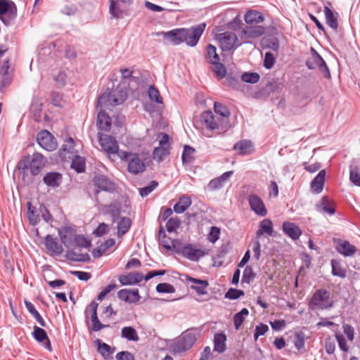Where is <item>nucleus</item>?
<instances>
[{"instance_id":"39","label":"nucleus","mask_w":360,"mask_h":360,"mask_svg":"<svg viewBox=\"0 0 360 360\" xmlns=\"http://www.w3.org/2000/svg\"><path fill=\"white\" fill-rule=\"evenodd\" d=\"M200 250L193 248L192 245L187 244L183 246L180 250L181 254L192 261L198 260L202 255L198 254Z\"/></svg>"},{"instance_id":"55","label":"nucleus","mask_w":360,"mask_h":360,"mask_svg":"<svg viewBox=\"0 0 360 360\" xmlns=\"http://www.w3.org/2000/svg\"><path fill=\"white\" fill-rule=\"evenodd\" d=\"M255 277L256 274L253 271L252 268L250 266H246L243 273L241 282L250 284Z\"/></svg>"},{"instance_id":"13","label":"nucleus","mask_w":360,"mask_h":360,"mask_svg":"<svg viewBox=\"0 0 360 360\" xmlns=\"http://www.w3.org/2000/svg\"><path fill=\"white\" fill-rule=\"evenodd\" d=\"M31 158L29 155H25L18 162L16 169L19 175L21 176L22 181L25 184H31L34 183V179L27 173V170L30 169Z\"/></svg>"},{"instance_id":"61","label":"nucleus","mask_w":360,"mask_h":360,"mask_svg":"<svg viewBox=\"0 0 360 360\" xmlns=\"http://www.w3.org/2000/svg\"><path fill=\"white\" fill-rule=\"evenodd\" d=\"M304 334L302 332L296 333L293 338V344L295 348L300 351L304 347Z\"/></svg>"},{"instance_id":"33","label":"nucleus","mask_w":360,"mask_h":360,"mask_svg":"<svg viewBox=\"0 0 360 360\" xmlns=\"http://www.w3.org/2000/svg\"><path fill=\"white\" fill-rule=\"evenodd\" d=\"M265 30L262 25L248 26L242 30V34L248 39H255L263 35Z\"/></svg>"},{"instance_id":"5","label":"nucleus","mask_w":360,"mask_h":360,"mask_svg":"<svg viewBox=\"0 0 360 360\" xmlns=\"http://www.w3.org/2000/svg\"><path fill=\"white\" fill-rule=\"evenodd\" d=\"M305 65L309 70L318 69L326 79H330L331 77L326 61L313 47L311 48V56L307 58Z\"/></svg>"},{"instance_id":"8","label":"nucleus","mask_w":360,"mask_h":360,"mask_svg":"<svg viewBox=\"0 0 360 360\" xmlns=\"http://www.w3.org/2000/svg\"><path fill=\"white\" fill-rule=\"evenodd\" d=\"M197 340L195 329L191 328L184 332L179 340L174 344V349L176 352H183L191 349Z\"/></svg>"},{"instance_id":"63","label":"nucleus","mask_w":360,"mask_h":360,"mask_svg":"<svg viewBox=\"0 0 360 360\" xmlns=\"http://www.w3.org/2000/svg\"><path fill=\"white\" fill-rule=\"evenodd\" d=\"M155 289L158 293H174L175 292V288L167 283L158 284Z\"/></svg>"},{"instance_id":"31","label":"nucleus","mask_w":360,"mask_h":360,"mask_svg":"<svg viewBox=\"0 0 360 360\" xmlns=\"http://www.w3.org/2000/svg\"><path fill=\"white\" fill-rule=\"evenodd\" d=\"M77 247L68 248L66 251V258L73 262H88L90 261V257L87 252L79 253L76 251Z\"/></svg>"},{"instance_id":"16","label":"nucleus","mask_w":360,"mask_h":360,"mask_svg":"<svg viewBox=\"0 0 360 360\" xmlns=\"http://www.w3.org/2000/svg\"><path fill=\"white\" fill-rule=\"evenodd\" d=\"M184 276L185 282L186 283H191L190 288L195 290L198 295H203L207 293L206 290L209 285L207 281L193 278L186 274Z\"/></svg>"},{"instance_id":"23","label":"nucleus","mask_w":360,"mask_h":360,"mask_svg":"<svg viewBox=\"0 0 360 360\" xmlns=\"http://www.w3.org/2000/svg\"><path fill=\"white\" fill-rule=\"evenodd\" d=\"M118 280L122 285H131L141 282L143 276L141 272L133 271L126 275H120Z\"/></svg>"},{"instance_id":"40","label":"nucleus","mask_w":360,"mask_h":360,"mask_svg":"<svg viewBox=\"0 0 360 360\" xmlns=\"http://www.w3.org/2000/svg\"><path fill=\"white\" fill-rule=\"evenodd\" d=\"M264 16L262 13L258 11L250 10L244 17V20L247 24L253 25L262 22L264 21Z\"/></svg>"},{"instance_id":"29","label":"nucleus","mask_w":360,"mask_h":360,"mask_svg":"<svg viewBox=\"0 0 360 360\" xmlns=\"http://www.w3.org/2000/svg\"><path fill=\"white\" fill-rule=\"evenodd\" d=\"M63 181L62 174L58 172H49L43 177V182L47 186L56 188L58 187Z\"/></svg>"},{"instance_id":"35","label":"nucleus","mask_w":360,"mask_h":360,"mask_svg":"<svg viewBox=\"0 0 360 360\" xmlns=\"http://www.w3.org/2000/svg\"><path fill=\"white\" fill-rule=\"evenodd\" d=\"M274 232L273 222L270 219L265 218L262 220L256 231L257 238H259L263 234L272 236Z\"/></svg>"},{"instance_id":"3","label":"nucleus","mask_w":360,"mask_h":360,"mask_svg":"<svg viewBox=\"0 0 360 360\" xmlns=\"http://www.w3.org/2000/svg\"><path fill=\"white\" fill-rule=\"evenodd\" d=\"M334 302L330 297V293L326 289L316 290L309 302V307L311 310L316 309L324 310L328 309L333 307Z\"/></svg>"},{"instance_id":"4","label":"nucleus","mask_w":360,"mask_h":360,"mask_svg":"<svg viewBox=\"0 0 360 360\" xmlns=\"http://www.w3.org/2000/svg\"><path fill=\"white\" fill-rule=\"evenodd\" d=\"M127 98V94L123 91H115L107 89L98 98L96 110L109 105H118L122 104Z\"/></svg>"},{"instance_id":"26","label":"nucleus","mask_w":360,"mask_h":360,"mask_svg":"<svg viewBox=\"0 0 360 360\" xmlns=\"http://www.w3.org/2000/svg\"><path fill=\"white\" fill-rule=\"evenodd\" d=\"M326 170L321 169L312 179L310 184V188L313 193L319 194L322 192L326 181Z\"/></svg>"},{"instance_id":"50","label":"nucleus","mask_w":360,"mask_h":360,"mask_svg":"<svg viewBox=\"0 0 360 360\" xmlns=\"http://www.w3.org/2000/svg\"><path fill=\"white\" fill-rule=\"evenodd\" d=\"M98 307V304L95 300H92L90 304L86 306L84 310V315L86 320L89 318V315H91V321L98 318L97 314Z\"/></svg>"},{"instance_id":"32","label":"nucleus","mask_w":360,"mask_h":360,"mask_svg":"<svg viewBox=\"0 0 360 360\" xmlns=\"http://www.w3.org/2000/svg\"><path fill=\"white\" fill-rule=\"evenodd\" d=\"M323 11L326 24L334 31L337 32L339 26L338 21V13L334 12L328 6H324Z\"/></svg>"},{"instance_id":"30","label":"nucleus","mask_w":360,"mask_h":360,"mask_svg":"<svg viewBox=\"0 0 360 360\" xmlns=\"http://www.w3.org/2000/svg\"><path fill=\"white\" fill-rule=\"evenodd\" d=\"M282 226L283 233L292 240L298 239L302 235L301 229L295 223L285 221Z\"/></svg>"},{"instance_id":"42","label":"nucleus","mask_w":360,"mask_h":360,"mask_svg":"<svg viewBox=\"0 0 360 360\" xmlns=\"http://www.w3.org/2000/svg\"><path fill=\"white\" fill-rule=\"evenodd\" d=\"M70 167L77 173H82L86 170V160L84 157L75 155L72 158Z\"/></svg>"},{"instance_id":"59","label":"nucleus","mask_w":360,"mask_h":360,"mask_svg":"<svg viewBox=\"0 0 360 360\" xmlns=\"http://www.w3.org/2000/svg\"><path fill=\"white\" fill-rule=\"evenodd\" d=\"M245 295L244 291L236 288H229L224 297L231 300H237Z\"/></svg>"},{"instance_id":"54","label":"nucleus","mask_w":360,"mask_h":360,"mask_svg":"<svg viewBox=\"0 0 360 360\" xmlns=\"http://www.w3.org/2000/svg\"><path fill=\"white\" fill-rule=\"evenodd\" d=\"M148 95L151 101L155 102L158 104H162L163 103L162 98L161 97L158 89L154 85H150L149 86Z\"/></svg>"},{"instance_id":"58","label":"nucleus","mask_w":360,"mask_h":360,"mask_svg":"<svg viewBox=\"0 0 360 360\" xmlns=\"http://www.w3.org/2000/svg\"><path fill=\"white\" fill-rule=\"evenodd\" d=\"M260 76L257 72H244L241 75V79L249 84H255L259 80Z\"/></svg>"},{"instance_id":"34","label":"nucleus","mask_w":360,"mask_h":360,"mask_svg":"<svg viewBox=\"0 0 360 360\" xmlns=\"http://www.w3.org/2000/svg\"><path fill=\"white\" fill-rule=\"evenodd\" d=\"M349 180L356 186H360V162L354 160L349 166Z\"/></svg>"},{"instance_id":"12","label":"nucleus","mask_w":360,"mask_h":360,"mask_svg":"<svg viewBox=\"0 0 360 360\" xmlns=\"http://www.w3.org/2000/svg\"><path fill=\"white\" fill-rule=\"evenodd\" d=\"M219 46L222 51H229L231 49H236L238 45H236L238 40L235 33L231 32H225L218 36Z\"/></svg>"},{"instance_id":"43","label":"nucleus","mask_w":360,"mask_h":360,"mask_svg":"<svg viewBox=\"0 0 360 360\" xmlns=\"http://www.w3.org/2000/svg\"><path fill=\"white\" fill-rule=\"evenodd\" d=\"M120 220L117 224V236L122 237L127 233L131 226L132 221L130 218L127 217H120Z\"/></svg>"},{"instance_id":"44","label":"nucleus","mask_w":360,"mask_h":360,"mask_svg":"<svg viewBox=\"0 0 360 360\" xmlns=\"http://www.w3.org/2000/svg\"><path fill=\"white\" fill-rule=\"evenodd\" d=\"M30 112L32 114L33 120L36 122H39L41 120L42 113V103L39 100L35 99L32 101L30 105Z\"/></svg>"},{"instance_id":"22","label":"nucleus","mask_w":360,"mask_h":360,"mask_svg":"<svg viewBox=\"0 0 360 360\" xmlns=\"http://www.w3.org/2000/svg\"><path fill=\"white\" fill-rule=\"evenodd\" d=\"M101 210L104 215H109L112 222H115L120 217L121 205L119 202H112L110 205H101Z\"/></svg>"},{"instance_id":"46","label":"nucleus","mask_w":360,"mask_h":360,"mask_svg":"<svg viewBox=\"0 0 360 360\" xmlns=\"http://www.w3.org/2000/svg\"><path fill=\"white\" fill-rule=\"evenodd\" d=\"M27 217L30 224L36 226L40 221V215L35 207L30 202H27Z\"/></svg>"},{"instance_id":"7","label":"nucleus","mask_w":360,"mask_h":360,"mask_svg":"<svg viewBox=\"0 0 360 360\" xmlns=\"http://www.w3.org/2000/svg\"><path fill=\"white\" fill-rule=\"evenodd\" d=\"M109 13L115 19H122L129 15V7L133 0H109Z\"/></svg>"},{"instance_id":"64","label":"nucleus","mask_w":360,"mask_h":360,"mask_svg":"<svg viewBox=\"0 0 360 360\" xmlns=\"http://www.w3.org/2000/svg\"><path fill=\"white\" fill-rule=\"evenodd\" d=\"M39 212L41 214V218L47 223H51L53 221V217L50 213L47 207L44 205L41 204L39 208Z\"/></svg>"},{"instance_id":"62","label":"nucleus","mask_w":360,"mask_h":360,"mask_svg":"<svg viewBox=\"0 0 360 360\" xmlns=\"http://www.w3.org/2000/svg\"><path fill=\"white\" fill-rule=\"evenodd\" d=\"M181 223V220L177 217L169 218L166 224L167 232L172 233L176 231L180 226Z\"/></svg>"},{"instance_id":"47","label":"nucleus","mask_w":360,"mask_h":360,"mask_svg":"<svg viewBox=\"0 0 360 360\" xmlns=\"http://www.w3.org/2000/svg\"><path fill=\"white\" fill-rule=\"evenodd\" d=\"M25 305L27 309V311L34 316L36 321L39 323L41 327H46V323L41 316V314L38 312V311L34 307V304L30 301L25 300Z\"/></svg>"},{"instance_id":"18","label":"nucleus","mask_w":360,"mask_h":360,"mask_svg":"<svg viewBox=\"0 0 360 360\" xmlns=\"http://www.w3.org/2000/svg\"><path fill=\"white\" fill-rule=\"evenodd\" d=\"M44 166V156L39 153H34L30 161V170L31 175L30 176L34 179V176L41 173Z\"/></svg>"},{"instance_id":"19","label":"nucleus","mask_w":360,"mask_h":360,"mask_svg":"<svg viewBox=\"0 0 360 360\" xmlns=\"http://www.w3.org/2000/svg\"><path fill=\"white\" fill-rule=\"evenodd\" d=\"M128 162V172L133 174H138L145 171L146 166L143 160L140 158L138 153L134 155L129 158Z\"/></svg>"},{"instance_id":"10","label":"nucleus","mask_w":360,"mask_h":360,"mask_svg":"<svg viewBox=\"0 0 360 360\" xmlns=\"http://www.w3.org/2000/svg\"><path fill=\"white\" fill-rule=\"evenodd\" d=\"M98 139L102 150L108 155H115L118 153L119 146L115 137L99 132Z\"/></svg>"},{"instance_id":"27","label":"nucleus","mask_w":360,"mask_h":360,"mask_svg":"<svg viewBox=\"0 0 360 360\" xmlns=\"http://www.w3.org/2000/svg\"><path fill=\"white\" fill-rule=\"evenodd\" d=\"M46 248L51 252V255H60L63 252V247L57 241V238L51 235H47L44 238Z\"/></svg>"},{"instance_id":"14","label":"nucleus","mask_w":360,"mask_h":360,"mask_svg":"<svg viewBox=\"0 0 360 360\" xmlns=\"http://www.w3.org/2000/svg\"><path fill=\"white\" fill-rule=\"evenodd\" d=\"M249 206L255 214L265 217L268 212L262 199L257 194H250L247 198Z\"/></svg>"},{"instance_id":"57","label":"nucleus","mask_w":360,"mask_h":360,"mask_svg":"<svg viewBox=\"0 0 360 360\" xmlns=\"http://www.w3.org/2000/svg\"><path fill=\"white\" fill-rule=\"evenodd\" d=\"M214 68L213 71L214 72L217 77H218L219 79H222L225 77L226 75V68L225 65L220 63V61L212 63Z\"/></svg>"},{"instance_id":"36","label":"nucleus","mask_w":360,"mask_h":360,"mask_svg":"<svg viewBox=\"0 0 360 360\" xmlns=\"http://www.w3.org/2000/svg\"><path fill=\"white\" fill-rule=\"evenodd\" d=\"M214 110L220 120H223L230 124L229 117L231 115L229 110L227 107L220 103L215 102L214 104Z\"/></svg>"},{"instance_id":"25","label":"nucleus","mask_w":360,"mask_h":360,"mask_svg":"<svg viewBox=\"0 0 360 360\" xmlns=\"http://www.w3.org/2000/svg\"><path fill=\"white\" fill-rule=\"evenodd\" d=\"M62 243L65 248L74 247L75 230L69 226H65L58 231Z\"/></svg>"},{"instance_id":"1","label":"nucleus","mask_w":360,"mask_h":360,"mask_svg":"<svg viewBox=\"0 0 360 360\" xmlns=\"http://www.w3.org/2000/svg\"><path fill=\"white\" fill-rule=\"evenodd\" d=\"M205 27L206 24L203 22L192 26L190 29L177 28L166 32H162L161 34L165 39H169L174 45H179L185 42L187 46L193 47L198 44Z\"/></svg>"},{"instance_id":"45","label":"nucleus","mask_w":360,"mask_h":360,"mask_svg":"<svg viewBox=\"0 0 360 360\" xmlns=\"http://www.w3.org/2000/svg\"><path fill=\"white\" fill-rule=\"evenodd\" d=\"M332 271L331 273L334 276L340 278H345L347 276L346 269L342 266V262L338 259H331L330 261Z\"/></svg>"},{"instance_id":"53","label":"nucleus","mask_w":360,"mask_h":360,"mask_svg":"<svg viewBox=\"0 0 360 360\" xmlns=\"http://www.w3.org/2000/svg\"><path fill=\"white\" fill-rule=\"evenodd\" d=\"M207 58L208 59V63L212 64V63H216L220 60L219 56L217 53L216 47L210 44L207 45Z\"/></svg>"},{"instance_id":"11","label":"nucleus","mask_w":360,"mask_h":360,"mask_svg":"<svg viewBox=\"0 0 360 360\" xmlns=\"http://www.w3.org/2000/svg\"><path fill=\"white\" fill-rule=\"evenodd\" d=\"M37 143L47 151H53L57 148V142L54 136L46 129L41 130L37 136Z\"/></svg>"},{"instance_id":"52","label":"nucleus","mask_w":360,"mask_h":360,"mask_svg":"<svg viewBox=\"0 0 360 360\" xmlns=\"http://www.w3.org/2000/svg\"><path fill=\"white\" fill-rule=\"evenodd\" d=\"M248 314V309L243 308L239 312L236 313L233 316V325L236 330L239 329Z\"/></svg>"},{"instance_id":"51","label":"nucleus","mask_w":360,"mask_h":360,"mask_svg":"<svg viewBox=\"0 0 360 360\" xmlns=\"http://www.w3.org/2000/svg\"><path fill=\"white\" fill-rule=\"evenodd\" d=\"M169 154V147L159 146L155 148L153 151V158L158 162L163 161L165 158Z\"/></svg>"},{"instance_id":"56","label":"nucleus","mask_w":360,"mask_h":360,"mask_svg":"<svg viewBox=\"0 0 360 360\" xmlns=\"http://www.w3.org/2000/svg\"><path fill=\"white\" fill-rule=\"evenodd\" d=\"M91 245V241L88 240L83 235L75 234L74 247L89 248Z\"/></svg>"},{"instance_id":"28","label":"nucleus","mask_w":360,"mask_h":360,"mask_svg":"<svg viewBox=\"0 0 360 360\" xmlns=\"http://www.w3.org/2000/svg\"><path fill=\"white\" fill-rule=\"evenodd\" d=\"M233 150H238V154L240 155H248L254 153L255 148L250 140L243 139L236 142L233 147Z\"/></svg>"},{"instance_id":"24","label":"nucleus","mask_w":360,"mask_h":360,"mask_svg":"<svg viewBox=\"0 0 360 360\" xmlns=\"http://www.w3.org/2000/svg\"><path fill=\"white\" fill-rule=\"evenodd\" d=\"M96 122L98 129L101 131H109L112 126V119L110 115L103 109L97 110Z\"/></svg>"},{"instance_id":"41","label":"nucleus","mask_w":360,"mask_h":360,"mask_svg":"<svg viewBox=\"0 0 360 360\" xmlns=\"http://www.w3.org/2000/svg\"><path fill=\"white\" fill-rule=\"evenodd\" d=\"M226 336L224 333H216L214 336V350L222 353L226 350Z\"/></svg>"},{"instance_id":"17","label":"nucleus","mask_w":360,"mask_h":360,"mask_svg":"<svg viewBox=\"0 0 360 360\" xmlns=\"http://www.w3.org/2000/svg\"><path fill=\"white\" fill-rule=\"evenodd\" d=\"M33 338L39 343L43 345V346L49 351L52 352V346L51 341L47 335L46 332L44 329L34 326L33 327V331L32 333Z\"/></svg>"},{"instance_id":"37","label":"nucleus","mask_w":360,"mask_h":360,"mask_svg":"<svg viewBox=\"0 0 360 360\" xmlns=\"http://www.w3.org/2000/svg\"><path fill=\"white\" fill-rule=\"evenodd\" d=\"M190 196L184 195L179 198V201L174 205V212L176 214L184 213L191 205Z\"/></svg>"},{"instance_id":"9","label":"nucleus","mask_w":360,"mask_h":360,"mask_svg":"<svg viewBox=\"0 0 360 360\" xmlns=\"http://www.w3.org/2000/svg\"><path fill=\"white\" fill-rule=\"evenodd\" d=\"M92 181L96 187L95 195L96 197L101 191L113 193L116 190V184L105 175L96 174Z\"/></svg>"},{"instance_id":"15","label":"nucleus","mask_w":360,"mask_h":360,"mask_svg":"<svg viewBox=\"0 0 360 360\" xmlns=\"http://www.w3.org/2000/svg\"><path fill=\"white\" fill-rule=\"evenodd\" d=\"M333 243L335 250L344 257H352L357 251L356 248L348 240L334 238Z\"/></svg>"},{"instance_id":"38","label":"nucleus","mask_w":360,"mask_h":360,"mask_svg":"<svg viewBox=\"0 0 360 360\" xmlns=\"http://www.w3.org/2000/svg\"><path fill=\"white\" fill-rule=\"evenodd\" d=\"M95 343L97 345L98 352L105 359H108L115 351V347H111L100 339H96Z\"/></svg>"},{"instance_id":"21","label":"nucleus","mask_w":360,"mask_h":360,"mask_svg":"<svg viewBox=\"0 0 360 360\" xmlns=\"http://www.w3.org/2000/svg\"><path fill=\"white\" fill-rule=\"evenodd\" d=\"M233 174V171H228L223 173L219 176L212 179L207 185V190L214 191L221 188Z\"/></svg>"},{"instance_id":"49","label":"nucleus","mask_w":360,"mask_h":360,"mask_svg":"<svg viewBox=\"0 0 360 360\" xmlns=\"http://www.w3.org/2000/svg\"><path fill=\"white\" fill-rule=\"evenodd\" d=\"M195 149L188 145H186L181 154V160L183 164H191L194 160L193 154Z\"/></svg>"},{"instance_id":"2","label":"nucleus","mask_w":360,"mask_h":360,"mask_svg":"<svg viewBox=\"0 0 360 360\" xmlns=\"http://www.w3.org/2000/svg\"><path fill=\"white\" fill-rule=\"evenodd\" d=\"M200 122L203 129L212 132V134H206L207 137L224 134L231 127V124L220 120L211 110H205L200 114Z\"/></svg>"},{"instance_id":"20","label":"nucleus","mask_w":360,"mask_h":360,"mask_svg":"<svg viewBox=\"0 0 360 360\" xmlns=\"http://www.w3.org/2000/svg\"><path fill=\"white\" fill-rule=\"evenodd\" d=\"M117 297L128 303H136L141 299L139 290L136 289H121L117 292Z\"/></svg>"},{"instance_id":"6","label":"nucleus","mask_w":360,"mask_h":360,"mask_svg":"<svg viewBox=\"0 0 360 360\" xmlns=\"http://www.w3.org/2000/svg\"><path fill=\"white\" fill-rule=\"evenodd\" d=\"M18 8L12 0H0V20L6 26L14 23L17 18Z\"/></svg>"},{"instance_id":"48","label":"nucleus","mask_w":360,"mask_h":360,"mask_svg":"<svg viewBox=\"0 0 360 360\" xmlns=\"http://www.w3.org/2000/svg\"><path fill=\"white\" fill-rule=\"evenodd\" d=\"M121 335L122 338L127 339L129 341L136 342L139 340L136 329L132 326H125L122 328L121 331Z\"/></svg>"},{"instance_id":"60","label":"nucleus","mask_w":360,"mask_h":360,"mask_svg":"<svg viewBox=\"0 0 360 360\" xmlns=\"http://www.w3.org/2000/svg\"><path fill=\"white\" fill-rule=\"evenodd\" d=\"M158 186L157 181H151L149 185L139 189V194L141 197H146Z\"/></svg>"}]
</instances>
